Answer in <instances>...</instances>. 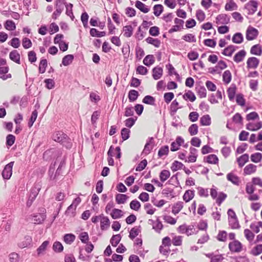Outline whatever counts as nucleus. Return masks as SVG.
<instances>
[{
    "instance_id": "obj_60",
    "label": "nucleus",
    "mask_w": 262,
    "mask_h": 262,
    "mask_svg": "<svg viewBox=\"0 0 262 262\" xmlns=\"http://www.w3.org/2000/svg\"><path fill=\"white\" fill-rule=\"evenodd\" d=\"M163 220L165 223L171 225H174L177 222V219L173 217L170 215H164Z\"/></svg>"
},
{
    "instance_id": "obj_46",
    "label": "nucleus",
    "mask_w": 262,
    "mask_h": 262,
    "mask_svg": "<svg viewBox=\"0 0 262 262\" xmlns=\"http://www.w3.org/2000/svg\"><path fill=\"white\" fill-rule=\"evenodd\" d=\"M251 161L255 163H258L262 160V154L260 152H255L250 156Z\"/></svg>"
},
{
    "instance_id": "obj_49",
    "label": "nucleus",
    "mask_w": 262,
    "mask_h": 262,
    "mask_svg": "<svg viewBox=\"0 0 262 262\" xmlns=\"http://www.w3.org/2000/svg\"><path fill=\"white\" fill-rule=\"evenodd\" d=\"M170 176V172L169 170L164 169L161 171L159 174V178L160 181L162 182H165L167 180Z\"/></svg>"
},
{
    "instance_id": "obj_53",
    "label": "nucleus",
    "mask_w": 262,
    "mask_h": 262,
    "mask_svg": "<svg viewBox=\"0 0 262 262\" xmlns=\"http://www.w3.org/2000/svg\"><path fill=\"white\" fill-rule=\"evenodd\" d=\"M76 238L75 235L72 233H68L64 235L63 237L64 242L67 244H71Z\"/></svg>"
},
{
    "instance_id": "obj_28",
    "label": "nucleus",
    "mask_w": 262,
    "mask_h": 262,
    "mask_svg": "<svg viewBox=\"0 0 262 262\" xmlns=\"http://www.w3.org/2000/svg\"><path fill=\"white\" fill-rule=\"evenodd\" d=\"M238 6L234 2V0H227V2L225 6V10L230 11L236 10Z\"/></svg>"
},
{
    "instance_id": "obj_59",
    "label": "nucleus",
    "mask_w": 262,
    "mask_h": 262,
    "mask_svg": "<svg viewBox=\"0 0 262 262\" xmlns=\"http://www.w3.org/2000/svg\"><path fill=\"white\" fill-rule=\"evenodd\" d=\"M138 96L139 93L136 90H132L129 91L128 97L130 102H134L136 100Z\"/></svg>"
},
{
    "instance_id": "obj_58",
    "label": "nucleus",
    "mask_w": 262,
    "mask_h": 262,
    "mask_svg": "<svg viewBox=\"0 0 262 262\" xmlns=\"http://www.w3.org/2000/svg\"><path fill=\"white\" fill-rule=\"evenodd\" d=\"M152 228L155 231L158 233H160L163 229V225L161 221L159 220H156L155 223L153 225Z\"/></svg>"
},
{
    "instance_id": "obj_61",
    "label": "nucleus",
    "mask_w": 262,
    "mask_h": 262,
    "mask_svg": "<svg viewBox=\"0 0 262 262\" xmlns=\"http://www.w3.org/2000/svg\"><path fill=\"white\" fill-rule=\"evenodd\" d=\"M140 232V230L139 227L135 226L130 230L129 237L131 239H134L136 236L138 235Z\"/></svg>"
},
{
    "instance_id": "obj_36",
    "label": "nucleus",
    "mask_w": 262,
    "mask_h": 262,
    "mask_svg": "<svg viewBox=\"0 0 262 262\" xmlns=\"http://www.w3.org/2000/svg\"><path fill=\"white\" fill-rule=\"evenodd\" d=\"M200 122L202 126H209L211 123V119L209 115H203L200 120Z\"/></svg>"
},
{
    "instance_id": "obj_51",
    "label": "nucleus",
    "mask_w": 262,
    "mask_h": 262,
    "mask_svg": "<svg viewBox=\"0 0 262 262\" xmlns=\"http://www.w3.org/2000/svg\"><path fill=\"white\" fill-rule=\"evenodd\" d=\"M155 61V58L152 55H147L143 59V63L148 67L152 65Z\"/></svg>"
},
{
    "instance_id": "obj_2",
    "label": "nucleus",
    "mask_w": 262,
    "mask_h": 262,
    "mask_svg": "<svg viewBox=\"0 0 262 262\" xmlns=\"http://www.w3.org/2000/svg\"><path fill=\"white\" fill-rule=\"evenodd\" d=\"M171 238L166 236L162 239L161 245L160 246L159 250V252L164 256H168L170 253V247L172 245Z\"/></svg>"
},
{
    "instance_id": "obj_64",
    "label": "nucleus",
    "mask_w": 262,
    "mask_h": 262,
    "mask_svg": "<svg viewBox=\"0 0 262 262\" xmlns=\"http://www.w3.org/2000/svg\"><path fill=\"white\" fill-rule=\"evenodd\" d=\"M121 239V236L120 234H116L113 235L110 240V243L113 247H116L119 243Z\"/></svg>"
},
{
    "instance_id": "obj_56",
    "label": "nucleus",
    "mask_w": 262,
    "mask_h": 262,
    "mask_svg": "<svg viewBox=\"0 0 262 262\" xmlns=\"http://www.w3.org/2000/svg\"><path fill=\"white\" fill-rule=\"evenodd\" d=\"M182 38L188 42H195L196 41L195 35L191 33H188L183 35Z\"/></svg>"
},
{
    "instance_id": "obj_1",
    "label": "nucleus",
    "mask_w": 262,
    "mask_h": 262,
    "mask_svg": "<svg viewBox=\"0 0 262 262\" xmlns=\"http://www.w3.org/2000/svg\"><path fill=\"white\" fill-rule=\"evenodd\" d=\"M210 195L216 204L220 206L227 198V194L223 191H218V188L213 186L210 189Z\"/></svg>"
},
{
    "instance_id": "obj_18",
    "label": "nucleus",
    "mask_w": 262,
    "mask_h": 262,
    "mask_svg": "<svg viewBox=\"0 0 262 262\" xmlns=\"http://www.w3.org/2000/svg\"><path fill=\"white\" fill-rule=\"evenodd\" d=\"M184 202L183 201H177L174 203L171 207V212L174 215L178 214L184 208Z\"/></svg>"
},
{
    "instance_id": "obj_5",
    "label": "nucleus",
    "mask_w": 262,
    "mask_h": 262,
    "mask_svg": "<svg viewBox=\"0 0 262 262\" xmlns=\"http://www.w3.org/2000/svg\"><path fill=\"white\" fill-rule=\"evenodd\" d=\"M228 248L231 253H238L243 250L244 245L238 240H234L229 243Z\"/></svg>"
},
{
    "instance_id": "obj_62",
    "label": "nucleus",
    "mask_w": 262,
    "mask_h": 262,
    "mask_svg": "<svg viewBox=\"0 0 262 262\" xmlns=\"http://www.w3.org/2000/svg\"><path fill=\"white\" fill-rule=\"evenodd\" d=\"M236 102L238 105L241 106H245L246 100L244 98L243 94L239 93L236 95Z\"/></svg>"
},
{
    "instance_id": "obj_34",
    "label": "nucleus",
    "mask_w": 262,
    "mask_h": 262,
    "mask_svg": "<svg viewBox=\"0 0 262 262\" xmlns=\"http://www.w3.org/2000/svg\"><path fill=\"white\" fill-rule=\"evenodd\" d=\"M236 47L233 45H230L226 47L222 52V54L226 56H231L236 50Z\"/></svg>"
},
{
    "instance_id": "obj_24",
    "label": "nucleus",
    "mask_w": 262,
    "mask_h": 262,
    "mask_svg": "<svg viewBox=\"0 0 262 262\" xmlns=\"http://www.w3.org/2000/svg\"><path fill=\"white\" fill-rule=\"evenodd\" d=\"M204 161L210 164L217 165L219 159L216 155L214 154L209 155L204 157Z\"/></svg>"
},
{
    "instance_id": "obj_38",
    "label": "nucleus",
    "mask_w": 262,
    "mask_h": 262,
    "mask_svg": "<svg viewBox=\"0 0 262 262\" xmlns=\"http://www.w3.org/2000/svg\"><path fill=\"white\" fill-rule=\"evenodd\" d=\"M163 11L164 7L161 4H156L153 7V13L156 17H159Z\"/></svg>"
},
{
    "instance_id": "obj_50",
    "label": "nucleus",
    "mask_w": 262,
    "mask_h": 262,
    "mask_svg": "<svg viewBox=\"0 0 262 262\" xmlns=\"http://www.w3.org/2000/svg\"><path fill=\"white\" fill-rule=\"evenodd\" d=\"M228 234L226 231L220 230L216 236L217 239L220 242H225L227 239Z\"/></svg>"
},
{
    "instance_id": "obj_3",
    "label": "nucleus",
    "mask_w": 262,
    "mask_h": 262,
    "mask_svg": "<svg viewBox=\"0 0 262 262\" xmlns=\"http://www.w3.org/2000/svg\"><path fill=\"white\" fill-rule=\"evenodd\" d=\"M52 139L55 142L60 143L67 147H71V144L69 143V138L62 132L57 131L52 135Z\"/></svg>"
},
{
    "instance_id": "obj_14",
    "label": "nucleus",
    "mask_w": 262,
    "mask_h": 262,
    "mask_svg": "<svg viewBox=\"0 0 262 262\" xmlns=\"http://www.w3.org/2000/svg\"><path fill=\"white\" fill-rule=\"evenodd\" d=\"M246 128L251 132L257 131L262 128V122H249L246 125Z\"/></svg>"
},
{
    "instance_id": "obj_42",
    "label": "nucleus",
    "mask_w": 262,
    "mask_h": 262,
    "mask_svg": "<svg viewBox=\"0 0 262 262\" xmlns=\"http://www.w3.org/2000/svg\"><path fill=\"white\" fill-rule=\"evenodd\" d=\"M232 121L235 124H243V117L238 113H236L234 115H233L232 118Z\"/></svg>"
},
{
    "instance_id": "obj_33",
    "label": "nucleus",
    "mask_w": 262,
    "mask_h": 262,
    "mask_svg": "<svg viewBox=\"0 0 262 262\" xmlns=\"http://www.w3.org/2000/svg\"><path fill=\"white\" fill-rule=\"evenodd\" d=\"M250 228L253 232L258 233L260 232V229L262 228V222H254L251 224Z\"/></svg>"
},
{
    "instance_id": "obj_7",
    "label": "nucleus",
    "mask_w": 262,
    "mask_h": 262,
    "mask_svg": "<svg viewBox=\"0 0 262 262\" xmlns=\"http://www.w3.org/2000/svg\"><path fill=\"white\" fill-rule=\"evenodd\" d=\"M197 244L204 245L207 243L210 239V236L207 231L199 232L197 231Z\"/></svg>"
},
{
    "instance_id": "obj_43",
    "label": "nucleus",
    "mask_w": 262,
    "mask_h": 262,
    "mask_svg": "<svg viewBox=\"0 0 262 262\" xmlns=\"http://www.w3.org/2000/svg\"><path fill=\"white\" fill-rule=\"evenodd\" d=\"M232 79V74L229 70L225 71L223 74V81L225 84H229Z\"/></svg>"
},
{
    "instance_id": "obj_20",
    "label": "nucleus",
    "mask_w": 262,
    "mask_h": 262,
    "mask_svg": "<svg viewBox=\"0 0 262 262\" xmlns=\"http://www.w3.org/2000/svg\"><path fill=\"white\" fill-rule=\"evenodd\" d=\"M163 69L159 66H157L152 70V76L155 80L160 79L163 76Z\"/></svg>"
},
{
    "instance_id": "obj_6",
    "label": "nucleus",
    "mask_w": 262,
    "mask_h": 262,
    "mask_svg": "<svg viewBox=\"0 0 262 262\" xmlns=\"http://www.w3.org/2000/svg\"><path fill=\"white\" fill-rule=\"evenodd\" d=\"M259 34V31L256 28L249 26L246 32V38L247 40L251 41L257 38Z\"/></svg>"
},
{
    "instance_id": "obj_12",
    "label": "nucleus",
    "mask_w": 262,
    "mask_h": 262,
    "mask_svg": "<svg viewBox=\"0 0 262 262\" xmlns=\"http://www.w3.org/2000/svg\"><path fill=\"white\" fill-rule=\"evenodd\" d=\"M259 60L255 57H251L248 58L247 60V69H256L259 65Z\"/></svg>"
},
{
    "instance_id": "obj_25",
    "label": "nucleus",
    "mask_w": 262,
    "mask_h": 262,
    "mask_svg": "<svg viewBox=\"0 0 262 262\" xmlns=\"http://www.w3.org/2000/svg\"><path fill=\"white\" fill-rule=\"evenodd\" d=\"M10 59L17 64H20V56L18 52L14 50L9 53Z\"/></svg>"
},
{
    "instance_id": "obj_23",
    "label": "nucleus",
    "mask_w": 262,
    "mask_h": 262,
    "mask_svg": "<svg viewBox=\"0 0 262 262\" xmlns=\"http://www.w3.org/2000/svg\"><path fill=\"white\" fill-rule=\"evenodd\" d=\"M135 7L144 13H147L150 11V8L140 1H136Z\"/></svg>"
},
{
    "instance_id": "obj_35",
    "label": "nucleus",
    "mask_w": 262,
    "mask_h": 262,
    "mask_svg": "<svg viewBox=\"0 0 262 262\" xmlns=\"http://www.w3.org/2000/svg\"><path fill=\"white\" fill-rule=\"evenodd\" d=\"M183 98L185 100H189L193 102L196 100V97L194 94L190 90L186 91L183 95Z\"/></svg>"
},
{
    "instance_id": "obj_52",
    "label": "nucleus",
    "mask_w": 262,
    "mask_h": 262,
    "mask_svg": "<svg viewBox=\"0 0 262 262\" xmlns=\"http://www.w3.org/2000/svg\"><path fill=\"white\" fill-rule=\"evenodd\" d=\"M45 219V215L41 214H37L34 215L32 216V221L34 224H41Z\"/></svg>"
},
{
    "instance_id": "obj_37",
    "label": "nucleus",
    "mask_w": 262,
    "mask_h": 262,
    "mask_svg": "<svg viewBox=\"0 0 262 262\" xmlns=\"http://www.w3.org/2000/svg\"><path fill=\"white\" fill-rule=\"evenodd\" d=\"M129 197L126 194L118 193L115 196V200L117 204H124Z\"/></svg>"
},
{
    "instance_id": "obj_8",
    "label": "nucleus",
    "mask_w": 262,
    "mask_h": 262,
    "mask_svg": "<svg viewBox=\"0 0 262 262\" xmlns=\"http://www.w3.org/2000/svg\"><path fill=\"white\" fill-rule=\"evenodd\" d=\"M14 162H10L7 164L4 167L2 171V176L4 179L9 180L12 174V168Z\"/></svg>"
},
{
    "instance_id": "obj_48",
    "label": "nucleus",
    "mask_w": 262,
    "mask_h": 262,
    "mask_svg": "<svg viewBox=\"0 0 262 262\" xmlns=\"http://www.w3.org/2000/svg\"><path fill=\"white\" fill-rule=\"evenodd\" d=\"M198 194L200 198H207L209 196L208 190L202 187L197 188Z\"/></svg>"
},
{
    "instance_id": "obj_26",
    "label": "nucleus",
    "mask_w": 262,
    "mask_h": 262,
    "mask_svg": "<svg viewBox=\"0 0 262 262\" xmlns=\"http://www.w3.org/2000/svg\"><path fill=\"white\" fill-rule=\"evenodd\" d=\"M184 237L180 235H174L172 237V245L175 247H181L183 245Z\"/></svg>"
},
{
    "instance_id": "obj_54",
    "label": "nucleus",
    "mask_w": 262,
    "mask_h": 262,
    "mask_svg": "<svg viewBox=\"0 0 262 262\" xmlns=\"http://www.w3.org/2000/svg\"><path fill=\"white\" fill-rule=\"evenodd\" d=\"M49 245V242L46 241L37 248V251L38 255L42 254L45 253L47 247Z\"/></svg>"
},
{
    "instance_id": "obj_17",
    "label": "nucleus",
    "mask_w": 262,
    "mask_h": 262,
    "mask_svg": "<svg viewBox=\"0 0 262 262\" xmlns=\"http://www.w3.org/2000/svg\"><path fill=\"white\" fill-rule=\"evenodd\" d=\"M195 196V191L193 189L186 190L182 196L184 202L187 203L190 202Z\"/></svg>"
},
{
    "instance_id": "obj_11",
    "label": "nucleus",
    "mask_w": 262,
    "mask_h": 262,
    "mask_svg": "<svg viewBox=\"0 0 262 262\" xmlns=\"http://www.w3.org/2000/svg\"><path fill=\"white\" fill-rule=\"evenodd\" d=\"M230 16L226 14H220L215 18L217 25H226L230 22Z\"/></svg>"
},
{
    "instance_id": "obj_57",
    "label": "nucleus",
    "mask_w": 262,
    "mask_h": 262,
    "mask_svg": "<svg viewBox=\"0 0 262 262\" xmlns=\"http://www.w3.org/2000/svg\"><path fill=\"white\" fill-rule=\"evenodd\" d=\"M196 233L197 231H196V229L193 225H187L185 232V234L187 236H191L194 234H196Z\"/></svg>"
},
{
    "instance_id": "obj_13",
    "label": "nucleus",
    "mask_w": 262,
    "mask_h": 262,
    "mask_svg": "<svg viewBox=\"0 0 262 262\" xmlns=\"http://www.w3.org/2000/svg\"><path fill=\"white\" fill-rule=\"evenodd\" d=\"M257 171V166L250 163L247 165L243 169L244 176H249L255 173Z\"/></svg>"
},
{
    "instance_id": "obj_55",
    "label": "nucleus",
    "mask_w": 262,
    "mask_h": 262,
    "mask_svg": "<svg viewBox=\"0 0 262 262\" xmlns=\"http://www.w3.org/2000/svg\"><path fill=\"white\" fill-rule=\"evenodd\" d=\"M90 35L93 37H101L105 35L104 31L100 32L95 28H92L90 31Z\"/></svg>"
},
{
    "instance_id": "obj_40",
    "label": "nucleus",
    "mask_w": 262,
    "mask_h": 262,
    "mask_svg": "<svg viewBox=\"0 0 262 262\" xmlns=\"http://www.w3.org/2000/svg\"><path fill=\"white\" fill-rule=\"evenodd\" d=\"M244 37L241 33L238 32L235 33L232 38V41L236 44H240L243 42Z\"/></svg>"
},
{
    "instance_id": "obj_31",
    "label": "nucleus",
    "mask_w": 262,
    "mask_h": 262,
    "mask_svg": "<svg viewBox=\"0 0 262 262\" xmlns=\"http://www.w3.org/2000/svg\"><path fill=\"white\" fill-rule=\"evenodd\" d=\"M250 53L253 55L260 56L262 54V47L259 44L253 46L250 49Z\"/></svg>"
},
{
    "instance_id": "obj_30",
    "label": "nucleus",
    "mask_w": 262,
    "mask_h": 262,
    "mask_svg": "<svg viewBox=\"0 0 262 262\" xmlns=\"http://www.w3.org/2000/svg\"><path fill=\"white\" fill-rule=\"evenodd\" d=\"M196 228L199 232L207 231L208 223L206 220H201L197 224Z\"/></svg>"
},
{
    "instance_id": "obj_15",
    "label": "nucleus",
    "mask_w": 262,
    "mask_h": 262,
    "mask_svg": "<svg viewBox=\"0 0 262 262\" xmlns=\"http://www.w3.org/2000/svg\"><path fill=\"white\" fill-rule=\"evenodd\" d=\"M100 222L101 230H106L110 228L111 224L110 219L107 216L104 215L103 214H101Z\"/></svg>"
},
{
    "instance_id": "obj_10",
    "label": "nucleus",
    "mask_w": 262,
    "mask_h": 262,
    "mask_svg": "<svg viewBox=\"0 0 262 262\" xmlns=\"http://www.w3.org/2000/svg\"><path fill=\"white\" fill-rule=\"evenodd\" d=\"M226 179L228 181L236 186H238L241 183L239 177L232 171L227 174Z\"/></svg>"
},
{
    "instance_id": "obj_21",
    "label": "nucleus",
    "mask_w": 262,
    "mask_h": 262,
    "mask_svg": "<svg viewBox=\"0 0 262 262\" xmlns=\"http://www.w3.org/2000/svg\"><path fill=\"white\" fill-rule=\"evenodd\" d=\"M237 88L234 84H232L227 90V94L230 101H233L234 99Z\"/></svg>"
},
{
    "instance_id": "obj_44",
    "label": "nucleus",
    "mask_w": 262,
    "mask_h": 262,
    "mask_svg": "<svg viewBox=\"0 0 262 262\" xmlns=\"http://www.w3.org/2000/svg\"><path fill=\"white\" fill-rule=\"evenodd\" d=\"M244 234L246 239L250 243L252 242L255 237L253 232L249 229H246L244 231Z\"/></svg>"
},
{
    "instance_id": "obj_16",
    "label": "nucleus",
    "mask_w": 262,
    "mask_h": 262,
    "mask_svg": "<svg viewBox=\"0 0 262 262\" xmlns=\"http://www.w3.org/2000/svg\"><path fill=\"white\" fill-rule=\"evenodd\" d=\"M198 157V150L195 148L190 147L187 162L188 163H194L196 162Z\"/></svg>"
},
{
    "instance_id": "obj_29",
    "label": "nucleus",
    "mask_w": 262,
    "mask_h": 262,
    "mask_svg": "<svg viewBox=\"0 0 262 262\" xmlns=\"http://www.w3.org/2000/svg\"><path fill=\"white\" fill-rule=\"evenodd\" d=\"M110 215L112 217V219L116 220L121 218L123 216L124 213L121 209L114 208L112 210Z\"/></svg>"
},
{
    "instance_id": "obj_41",
    "label": "nucleus",
    "mask_w": 262,
    "mask_h": 262,
    "mask_svg": "<svg viewBox=\"0 0 262 262\" xmlns=\"http://www.w3.org/2000/svg\"><path fill=\"white\" fill-rule=\"evenodd\" d=\"M183 167L185 168V166L182 163L178 161H174L171 164L170 168L173 172H174L178 170L183 169Z\"/></svg>"
},
{
    "instance_id": "obj_63",
    "label": "nucleus",
    "mask_w": 262,
    "mask_h": 262,
    "mask_svg": "<svg viewBox=\"0 0 262 262\" xmlns=\"http://www.w3.org/2000/svg\"><path fill=\"white\" fill-rule=\"evenodd\" d=\"M74 56L73 55H67L62 58V63L64 66H67L72 62Z\"/></svg>"
},
{
    "instance_id": "obj_27",
    "label": "nucleus",
    "mask_w": 262,
    "mask_h": 262,
    "mask_svg": "<svg viewBox=\"0 0 262 262\" xmlns=\"http://www.w3.org/2000/svg\"><path fill=\"white\" fill-rule=\"evenodd\" d=\"M249 157L248 154H245L237 158L236 161L239 167H242L249 161Z\"/></svg>"
},
{
    "instance_id": "obj_45",
    "label": "nucleus",
    "mask_w": 262,
    "mask_h": 262,
    "mask_svg": "<svg viewBox=\"0 0 262 262\" xmlns=\"http://www.w3.org/2000/svg\"><path fill=\"white\" fill-rule=\"evenodd\" d=\"M251 202L250 204V208L253 211L256 212L259 210L262 206V203L258 201H250Z\"/></svg>"
},
{
    "instance_id": "obj_22",
    "label": "nucleus",
    "mask_w": 262,
    "mask_h": 262,
    "mask_svg": "<svg viewBox=\"0 0 262 262\" xmlns=\"http://www.w3.org/2000/svg\"><path fill=\"white\" fill-rule=\"evenodd\" d=\"M134 28L132 25H126L123 27L122 33L124 37L126 38L130 37L134 32Z\"/></svg>"
},
{
    "instance_id": "obj_19",
    "label": "nucleus",
    "mask_w": 262,
    "mask_h": 262,
    "mask_svg": "<svg viewBox=\"0 0 262 262\" xmlns=\"http://www.w3.org/2000/svg\"><path fill=\"white\" fill-rule=\"evenodd\" d=\"M247 54V52L245 50H241L237 52L233 57V60L235 62L238 63L242 62Z\"/></svg>"
},
{
    "instance_id": "obj_4",
    "label": "nucleus",
    "mask_w": 262,
    "mask_h": 262,
    "mask_svg": "<svg viewBox=\"0 0 262 262\" xmlns=\"http://www.w3.org/2000/svg\"><path fill=\"white\" fill-rule=\"evenodd\" d=\"M255 187L251 182H248L246 185L245 191L248 196L247 197L249 201H258L260 196L257 193H255Z\"/></svg>"
},
{
    "instance_id": "obj_32",
    "label": "nucleus",
    "mask_w": 262,
    "mask_h": 262,
    "mask_svg": "<svg viewBox=\"0 0 262 262\" xmlns=\"http://www.w3.org/2000/svg\"><path fill=\"white\" fill-rule=\"evenodd\" d=\"M154 145V140L152 138H150L149 140L145 145L143 152L145 155H148L152 149Z\"/></svg>"
},
{
    "instance_id": "obj_47",
    "label": "nucleus",
    "mask_w": 262,
    "mask_h": 262,
    "mask_svg": "<svg viewBox=\"0 0 262 262\" xmlns=\"http://www.w3.org/2000/svg\"><path fill=\"white\" fill-rule=\"evenodd\" d=\"M250 253L253 256H258L262 253V244H258L251 250Z\"/></svg>"
},
{
    "instance_id": "obj_39",
    "label": "nucleus",
    "mask_w": 262,
    "mask_h": 262,
    "mask_svg": "<svg viewBox=\"0 0 262 262\" xmlns=\"http://www.w3.org/2000/svg\"><path fill=\"white\" fill-rule=\"evenodd\" d=\"M147 43L153 45L156 48H159L161 45V41L158 38H154L151 37H148L145 39Z\"/></svg>"
},
{
    "instance_id": "obj_9",
    "label": "nucleus",
    "mask_w": 262,
    "mask_h": 262,
    "mask_svg": "<svg viewBox=\"0 0 262 262\" xmlns=\"http://www.w3.org/2000/svg\"><path fill=\"white\" fill-rule=\"evenodd\" d=\"M258 7V3L255 1H250L245 5V8L248 10V14H253L256 11Z\"/></svg>"
}]
</instances>
